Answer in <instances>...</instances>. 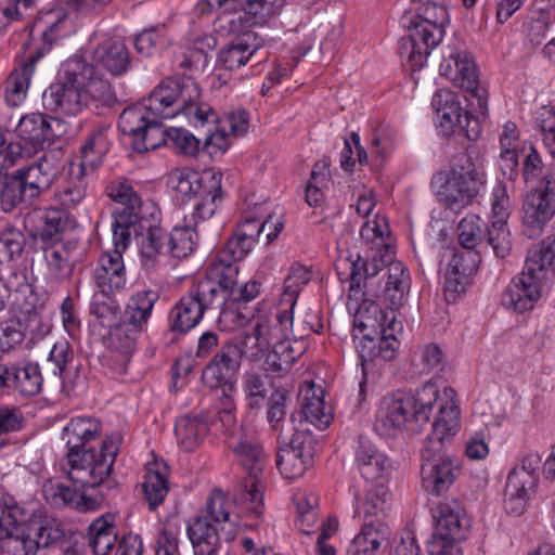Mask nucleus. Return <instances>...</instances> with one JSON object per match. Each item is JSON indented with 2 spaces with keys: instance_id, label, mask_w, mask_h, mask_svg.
<instances>
[{
  "instance_id": "9",
  "label": "nucleus",
  "mask_w": 555,
  "mask_h": 555,
  "mask_svg": "<svg viewBox=\"0 0 555 555\" xmlns=\"http://www.w3.org/2000/svg\"><path fill=\"white\" fill-rule=\"evenodd\" d=\"M434 532L427 543L429 555H461L459 541L464 539L467 521L455 499L439 501L431 507Z\"/></svg>"
},
{
  "instance_id": "47",
  "label": "nucleus",
  "mask_w": 555,
  "mask_h": 555,
  "mask_svg": "<svg viewBox=\"0 0 555 555\" xmlns=\"http://www.w3.org/2000/svg\"><path fill=\"white\" fill-rule=\"evenodd\" d=\"M198 221L202 220L191 218L190 222H193L192 224L175 227L168 236L165 234L168 254L173 258H185L194 250L197 241L196 227Z\"/></svg>"
},
{
  "instance_id": "10",
  "label": "nucleus",
  "mask_w": 555,
  "mask_h": 555,
  "mask_svg": "<svg viewBox=\"0 0 555 555\" xmlns=\"http://www.w3.org/2000/svg\"><path fill=\"white\" fill-rule=\"evenodd\" d=\"M221 179L220 172L204 171L199 175L193 170H179L170 178L177 192L196 197L192 219L202 221L214 216L217 204L222 199Z\"/></svg>"
},
{
  "instance_id": "36",
  "label": "nucleus",
  "mask_w": 555,
  "mask_h": 555,
  "mask_svg": "<svg viewBox=\"0 0 555 555\" xmlns=\"http://www.w3.org/2000/svg\"><path fill=\"white\" fill-rule=\"evenodd\" d=\"M140 332L141 330L127 322L119 323L109 332L108 346L112 353L111 359L116 361L117 366L114 370L117 373H126Z\"/></svg>"
},
{
  "instance_id": "8",
  "label": "nucleus",
  "mask_w": 555,
  "mask_h": 555,
  "mask_svg": "<svg viewBox=\"0 0 555 555\" xmlns=\"http://www.w3.org/2000/svg\"><path fill=\"white\" fill-rule=\"evenodd\" d=\"M106 195L115 203L120 204L114 212L113 232L118 241L117 246H125L129 233L135 228L149 227L151 219L150 207L142 203L141 196L133 190L132 183L122 177L112 180L105 189Z\"/></svg>"
},
{
  "instance_id": "43",
  "label": "nucleus",
  "mask_w": 555,
  "mask_h": 555,
  "mask_svg": "<svg viewBox=\"0 0 555 555\" xmlns=\"http://www.w3.org/2000/svg\"><path fill=\"white\" fill-rule=\"evenodd\" d=\"M388 535L389 528L383 521H363L362 530L353 539L349 547V553L353 555H370L378 550L382 544L387 543Z\"/></svg>"
},
{
  "instance_id": "50",
  "label": "nucleus",
  "mask_w": 555,
  "mask_h": 555,
  "mask_svg": "<svg viewBox=\"0 0 555 555\" xmlns=\"http://www.w3.org/2000/svg\"><path fill=\"white\" fill-rule=\"evenodd\" d=\"M11 387L23 396L37 395L42 386V376L38 363L28 362L24 366H11Z\"/></svg>"
},
{
  "instance_id": "5",
  "label": "nucleus",
  "mask_w": 555,
  "mask_h": 555,
  "mask_svg": "<svg viewBox=\"0 0 555 555\" xmlns=\"http://www.w3.org/2000/svg\"><path fill=\"white\" fill-rule=\"evenodd\" d=\"M435 384L426 383L415 392H397L384 399L377 422L387 429L417 431L429 422L438 399Z\"/></svg>"
},
{
  "instance_id": "14",
  "label": "nucleus",
  "mask_w": 555,
  "mask_h": 555,
  "mask_svg": "<svg viewBox=\"0 0 555 555\" xmlns=\"http://www.w3.org/2000/svg\"><path fill=\"white\" fill-rule=\"evenodd\" d=\"M440 74L454 86L465 90L476 101L481 114H486L488 102L479 89L477 67L470 54L464 50L448 48L439 67Z\"/></svg>"
},
{
  "instance_id": "52",
  "label": "nucleus",
  "mask_w": 555,
  "mask_h": 555,
  "mask_svg": "<svg viewBox=\"0 0 555 555\" xmlns=\"http://www.w3.org/2000/svg\"><path fill=\"white\" fill-rule=\"evenodd\" d=\"M33 199L16 170L0 182V207L4 212H11L21 203Z\"/></svg>"
},
{
  "instance_id": "63",
  "label": "nucleus",
  "mask_w": 555,
  "mask_h": 555,
  "mask_svg": "<svg viewBox=\"0 0 555 555\" xmlns=\"http://www.w3.org/2000/svg\"><path fill=\"white\" fill-rule=\"evenodd\" d=\"M43 254L50 272L57 279H66L73 272V262L67 258V253L63 247L55 245H43Z\"/></svg>"
},
{
  "instance_id": "23",
  "label": "nucleus",
  "mask_w": 555,
  "mask_h": 555,
  "mask_svg": "<svg viewBox=\"0 0 555 555\" xmlns=\"http://www.w3.org/2000/svg\"><path fill=\"white\" fill-rule=\"evenodd\" d=\"M378 317L370 313L364 317L360 311L354 319L353 339L359 340L356 348L361 360L362 380L360 382V393L363 392L364 385L367 382V372L375 360H378Z\"/></svg>"
},
{
  "instance_id": "11",
  "label": "nucleus",
  "mask_w": 555,
  "mask_h": 555,
  "mask_svg": "<svg viewBox=\"0 0 555 555\" xmlns=\"http://www.w3.org/2000/svg\"><path fill=\"white\" fill-rule=\"evenodd\" d=\"M247 477L241 486V500L248 504V509L257 516L262 513L263 485L258 475L262 472L266 455L262 447L253 439H242L233 447Z\"/></svg>"
},
{
  "instance_id": "15",
  "label": "nucleus",
  "mask_w": 555,
  "mask_h": 555,
  "mask_svg": "<svg viewBox=\"0 0 555 555\" xmlns=\"http://www.w3.org/2000/svg\"><path fill=\"white\" fill-rule=\"evenodd\" d=\"M223 308L207 294L194 285L170 310V330L182 334L194 328L203 319L205 312L219 313Z\"/></svg>"
},
{
  "instance_id": "33",
  "label": "nucleus",
  "mask_w": 555,
  "mask_h": 555,
  "mask_svg": "<svg viewBox=\"0 0 555 555\" xmlns=\"http://www.w3.org/2000/svg\"><path fill=\"white\" fill-rule=\"evenodd\" d=\"M205 2L210 9L241 10L245 17H249L248 22L261 25L281 13L282 0H205Z\"/></svg>"
},
{
  "instance_id": "16",
  "label": "nucleus",
  "mask_w": 555,
  "mask_h": 555,
  "mask_svg": "<svg viewBox=\"0 0 555 555\" xmlns=\"http://www.w3.org/2000/svg\"><path fill=\"white\" fill-rule=\"evenodd\" d=\"M64 545H79L67 538L61 525L36 518L28 528L27 535L14 540L13 555H37L41 548H57L64 554Z\"/></svg>"
},
{
  "instance_id": "19",
  "label": "nucleus",
  "mask_w": 555,
  "mask_h": 555,
  "mask_svg": "<svg viewBox=\"0 0 555 555\" xmlns=\"http://www.w3.org/2000/svg\"><path fill=\"white\" fill-rule=\"evenodd\" d=\"M238 266L236 262L223 258L220 254L208 264L205 278L196 285L222 308L234 294L237 283Z\"/></svg>"
},
{
  "instance_id": "41",
  "label": "nucleus",
  "mask_w": 555,
  "mask_h": 555,
  "mask_svg": "<svg viewBox=\"0 0 555 555\" xmlns=\"http://www.w3.org/2000/svg\"><path fill=\"white\" fill-rule=\"evenodd\" d=\"M366 312L378 317V359L383 361L392 360L399 347V343L395 336L396 315H389L388 312H384L378 305H371V307L366 309Z\"/></svg>"
},
{
  "instance_id": "30",
  "label": "nucleus",
  "mask_w": 555,
  "mask_h": 555,
  "mask_svg": "<svg viewBox=\"0 0 555 555\" xmlns=\"http://www.w3.org/2000/svg\"><path fill=\"white\" fill-rule=\"evenodd\" d=\"M113 235L114 253L104 254L99 260V267L94 272L96 285L102 289L118 291L126 284V272L121 253L129 245V240L125 241V246H117L118 241Z\"/></svg>"
},
{
  "instance_id": "28",
  "label": "nucleus",
  "mask_w": 555,
  "mask_h": 555,
  "mask_svg": "<svg viewBox=\"0 0 555 555\" xmlns=\"http://www.w3.org/2000/svg\"><path fill=\"white\" fill-rule=\"evenodd\" d=\"M61 127L57 118H51L40 113H33L23 116L16 126L17 135L29 143L35 150L43 149L59 135L54 127Z\"/></svg>"
},
{
  "instance_id": "62",
  "label": "nucleus",
  "mask_w": 555,
  "mask_h": 555,
  "mask_svg": "<svg viewBox=\"0 0 555 555\" xmlns=\"http://www.w3.org/2000/svg\"><path fill=\"white\" fill-rule=\"evenodd\" d=\"M168 142L166 130H163L162 125L153 119L139 137L131 140V145L133 151L145 153L157 149L162 144H167Z\"/></svg>"
},
{
  "instance_id": "56",
  "label": "nucleus",
  "mask_w": 555,
  "mask_h": 555,
  "mask_svg": "<svg viewBox=\"0 0 555 555\" xmlns=\"http://www.w3.org/2000/svg\"><path fill=\"white\" fill-rule=\"evenodd\" d=\"M486 242L495 257L505 259L511 255L513 240L507 222L491 221L487 229Z\"/></svg>"
},
{
  "instance_id": "49",
  "label": "nucleus",
  "mask_w": 555,
  "mask_h": 555,
  "mask_svg": "<svg viewBox=\"0 0 555 555\" xmlns=\"http://www.w3.org/2000/svg\"><path fill=\"white\" fill-rule=\"evenodd\" d=\"M157 299L158 294L155 291H141L132 295L125 310V322L142 331Z\"/></svg>"
},
{
  "instance_id": "54",
  "label": "nucleus",
  "mask_w": 555,
  "mask_h": 555,
  "mask_svg": "<svg viewBox=\"0 0 555 555\" xmlns=\"http://www.w3.org/2000/svg\"><path fill=\"white\" fill-rule=\"evenodd\" d=\"M107 130V126H99L90 133L81 146L80 166L94 167L101 163L102 156L108 151Z\"/></svg>"
},
{
  "instance_id": "6",
  "label": "nucleus",
  "mask_w": 555,
  "mask_h": 555,
  "mask_svg": "<svg viewBox=\"0 0 555 555\" xmlns=\"http://www.w3.org/2000/svg\"><path fill=\"white\" fill-rule=\"evenodd\" d=\"M436 180L442 182L437 195L448 208L467 206L486 182L478 152L468 146L454 155L449 172L439 173Z\"/></svg>"
},
{
  "instance_id": "55",
  "label": "nucleus",
  "mask_w": 555,
  "mask_h": 555,
  "mask_svg": "<svg viewBox=\"0 0 555 555\" xmlns=\"http://www.w3.org/2000/svg\"><path fill=\"white\" fill-rule=\"evenodd\" d=\"M147 111L151 112L149 105L125 108L118 120L119 131L132 139L139 137L152 121L147 118Z\"/></svg>"
},
{
  "instance_id": "48",
  "label": "nucleus",
  "mask_w": 555,
  "mask_h": 555,
  "mask_svg": "<svg viewBox=\"0 0 555 555\" xmlns=\"http://www.w3.org/2000/svg\"><path fill=\"white\" fill-rule=\"evenodd\" d=\"M302 352V349L286 347V345L274 346L263 358V371L272 377H283L291 372L293 364Z\"/></svg>"
},
{
  "instance_id": "21",
  "label": "nucleus",
  "mask_w": 555,
  "mask_h": 555,
  "mask_svg": "<svg viewBox=\"0 0 555 555\" xmlns=\"http://www.w3.org/2000/svg\"><path fill=\"white\" fill-rule=\"evenodd\" d=\"M149 227L142 225V229L135 228V232L129 233V241L132 236L141 238L140 260L143 270L147 273L157 272L166 258L168 250L165 243V232L155 224L154 212L150 214Z\"/></svg>"
},
{
  "instance_id": "64",
  "label": "nucleus",
  "mask_w": 555,
  "mask_h": 555,
  "mask_svg": "<svg viewBox=\"0 0 555 555\" xmlns=\"http://www.w3.org/2000/svg\"><path fill=\"white\" fill-rule=\"evenodd\" d=\"M25 246L24 234L15 229L0 234V266L18 258Z\"/></svg>"
},
{
  "instance_id": "3",
  "label": "nucleus",
  "mask_w": 555,
  "mask_h": 555,
  "mask_svg": "<svg viewBox=\"0 0 555 555\" xmlns=\"http://www.w3.org/2000/svg\"><path fill=\"white\" fill-rule=\"evenodd\" d=\"M447 8L423 0L416 15L404 13L401 17V24L408 28L409 36L401 39L399 54L411 70L421 69L430 50L441 42L449 20Z\"/></svg>"
},
{
  "instance_id": "53",
  "label": "nucleus",
  "mask_w": 555,
  "mask_h": 555,
  "mask_svg": "<svg viewBox=\"0 0 555 555\" xmlns=\"http://www.w3.org/2000/svg\"><path fill=\"white\" fill-rule=\"evenodd\" d=\"M92 68L90 77L86 78V82L83 83V92L87 95V105L90 102L95 103V107H104L108 108L116 104L117 98L115 92L112 89V86L108 80L100 77V73L94 72Z\"/></svg>"
},
{
  "instance_id": "32",
  "label": "nucleus",
  "mask_w": 555,
  "mask_h": 555,
  "mask_svg": "<svg viewBox=\"0 0 555 555\" xmlns=\"http://www.w3.org/2000/svg\"><path fill=\"white\" fill-rule=\"evenodd\" d=\"M356 464L361 476L375 481L384 478L391 468V461L366 437H359V446L356 449Z\"/></svg>"
},
{
  "instance_id": "24",
  "label": "nucleus",
  "mask_w": 555,
  "mask_h": 555,
  "mask_svg": "<svg viewBox=\"0 0 555 555\" xmlns=\"http://www.w3.org/2000/svg\"><path fill=\"white\" fill-rule=\"evenodd\" d=\"M313 464L312 440L296 434L288 444L280 447L276 453V466L287 479L301 477Z\"/></svg>"
},
{
  "instance_id": "39",
  "label": "nucleus",
  "mask_w": 555,
  "mask_h": 555,
  "mask_svg": "<svg viewBox=\"0 0 555 555\" xmlns=\"http://www.w3.org/2000/svg\"><path fill=\"white\" fill-rule=\"evenodd\" d=\"M390 499L391 494L385 485H372L364 498L358 500L354 516L362 518L365 522H370V520L382 521V518L390 508Z\"/></svg>"
},
{
  "instance_id": "17",
  "label": "nucleus",
  "mask_w": 555,
  "mask_h": 555,
  "mask_svg": "<svg viewBox=\"0 0 555 555\" xmlns=\"http://www.w3.org/2000/svg\"><path fill=\"white\" fill-rule=\"evenodd\" d=\"M443 258H449L444 273V296L448 301H455L470 284V276L478 269L479 256L475 250L448 247Z\"/></svg>"
},
{
  "instance_id": "40",
  "label": "nucleus",
  "mask_w": 555,
  "mask_h": 555,
  "mask_svg": "<svg viewBox=\"0 0 555 555\" xmlns=\"http://www.w3.org/2000/svg\"><path fill=\"white\" fill-rule=\"evenodd\" d=\"M207 433V422L197 415L180 416L175 424L177 443L184 451H193L199 447Z\"/></svg>"
},
{
  "instance_id": "25",
  "label": "nucleus",
  "mask_w": 555,
  "mask_h": 555,
  "mask_svg": "<svg viewBox=\"0 0 555 555\" xmlns=\"http://www.w3.org/2000/svg\"><path fill=\"white\" fill-rule=\"evenodd\" d=\"M447 399H437L434 406L437 405L438 413L433 422V430L427 437L425 446L433 448L443 447L451 442V438L454 437L461 427L460 424V410L453 401V389H446L444 391Z\"/></svg>"
},
{
  "instance_id": "22",
  "label": "nucleus",
  "mask_w": 555,
  "mask_h": 555,
  "mask_svg": "<svg viewBox=\"0 0 555 555\" xmlns=\"http://www.w3.org/2000/svg\"><path fill=\"white\" fill-rule=\"evenodd\" d=\"M25 183L29 198H38L47 192L60 173V158L56 153H43L30 165L16 170Z\"/></svg>"
},
{
  "instance_id": "12",
  "label": "nucleus",
  "mask_w": 555,
  "mask_h": 555,
  "mask_svg": "<svg viewBox=\"0 0 555 555\" xmlns=\"http://www.w3.org/2000/svg\"><path fill=\"white\" fill-rule=\"evenodd\" d=\"M461 472V461L448 453L447 448L424 446L421 476L424 490L439 496L454 483Z\"/></svg>"
},
{
  "instance_id": "27",
  "label": "nucleus",
  "mask_w": 555,
  "mask_h": 555,
  "mask_svg": "<svg viewBox=\"0 0 555 555\" xmlns=\"http://www.w3.org/2000/svg\"><path fill=\"white\" fill-rule=\"evenodd\" d=\"M195 555H228L221 543L224 526L215 527L206 516L198 515L191 520L186 528Z\"/></svg>"
},
{
  "instance_id": "58",
  "label": "nucleus",
  "mask_w": 555,
  "mask_h": 555,
  "mask_svg": "<svg viewBox=\"0 0 555 555\" xmlns=\"http://www.w3.org/2000/svg\"><path fill=\"white\" fill-rule=\"evenodd\" d=\"M114 291L102 289L92 295L90 301V313L99 319L103 324L109 325L119 313L120 307L117 300L111 295Z\"/></svg>"
},
{
  "instance_id": "34",
  "label": "nucleus",
  "mask_w": 555,
  "mask_h": 555,
  "mask_svg": "<svg viewBox=\"0 0 555 555\" xmlns=\"http://www.w3.org/2000/svg\"><path fill=\"white\" fill-rule=\"evenodd\" d=\"M384 275L387 280L383 289V298L391 310L390 313L392 315L395 314L393 311L406 301L411 279L405 266L398 260L388 261Z\"/></svg>"
},
{
  "instance_id": "45",
  "label": "nucleus",
  "mask_w": 555,
  "mask_h": 555,
  "mask_svg": "<svg viewBox=\"0 0 555 555\" xmlns=\"http://www.w3.org/2000/svg\"><path fill=\"white\" fill-rule=\"evenodd\" d=\"M167 470L168 467L164 463H154L147 467L143 491L152 511L164 502L168 493Z\"/></svg>"
},
{
  "instance_id": "38",
  "label": "nucleus",
  "mask_w": 555,
  "mask_h": 555,
  "mask_svg": "<svg viewBox=\"0 0 555 555\" xmlns=\"http://www.w3.org/2000/svg\"><path fill=\"white\" fill-rule=\"evenodd\" d=\"M100 422L89 416H78L63 428L62 441L67 448V452L87 450L86 444L96 439L100 435Z\"/></svg>"
},
{
  "instance_id": "51",
  "label": "nucleus",
  "mask_w": 555,
  "mask_h": 555,
  "mask_svg": "<svg viewBox=\"0 0 555 555\" xmlns=\"http://www.w3.org/2000/svg\"><path fill=\"white\" fill-rule=\"evenodd\" d=\"M88 184L86 167L78 165L56 194L61 205L66 208L79 205L87 195Z\"/></svg>"
},
{
  "instance_id": "57",
  "label": "nucleus",
  "mask_w": 555,
  "mask_h": 555,
  "mask_svg": "<svg viewBox=\"0 0 555 555\" xmlns=\"http://www.w3.org/2000/svg\"><path fill=\"white\" fill-rule=\"evenodd\" d=\"M227 499L220 490H215L207 499L206 512L217 525L228 524L229 529L223 534L225 542H231L236 535L235 525L230 522V515L227 511Z\"/></svg>"
},
{
  "instance_id": "1",
  "label": "nucleus",
  "mask_w": 555,
  "mask_h": 555,
  "mask_svg": "<svg viewBox=\"0 0 555 555\" xmlns=\"http://www.w3.org/2000/svg\"><path fill=\"white\" fill-rule=\"evenodd\" d=\"M121 437H106L99 451L88 448L82 451L66 452L61 461V470L72 482L57 483L51 488V503L67 506L79 513L99 509L106 496L117 489L118 483L111 478L119 451Z\"/></svg>"
},
{
  "instance_id": "60",
  "label": "nucleus",
  "mask_w": 555,
  "mask_h": 555,
  "mask_svg": "<svg viewBox=\"0 0 555 555\" xmlns=\"http://www.w3.org/2000/svg\"><path fill=\"white\" fill-rule=\"evenodd\" d=\"M271 332L273 338V347L278 345H286V347H295L298 344L292 331L293 326V309L288 308L282 312L270 314Z\"/></svg>"
},
{
  "instance_id": "61",
  "label": "nucleus",
  "mask_w": 555,
  "mask_h": 555,
  "mask_svg": "<svg viewBox=\"0 0 555 555\" xmlns=\"http://www.w3.org/2000/svg\"><path fill=\"white\" fill-rule=\"evenodd\" d=\"M267 375L248 371L243 376V389L246 395L247 405L250 409L260 408L267 398Z\"/></svg>"
},
{
  "instance_id": "35",
  "label": "nucleus",
  "mask_w": 555,
  "mask_h": 555,
  "mask_svg": "<svg viewBox=\"0 0 555 555\" xmlns=\"http://www.w3.org/2000/svg\"><path fill=\"white\" fill-rule=\"evenodd\" d=\"M324 391L321 388L309 387L305 390L301 401V410L291 414V421L295 425L302 420L311 423L319 429H325L332 422L331 408L326 406Z\"/></svg>"
},
{
  "instance_id": "18",
  "label": "nucleus",
  "mask_w": 555,
  "mask_h": 555,
  "mask_svg": "<svg viewBox=\"0 0 555 555\" xmlns=\"http://www.w3.org/2000/svg\"><path fill=\"white\" fill-rule=\"evenodd\" d=\"M555 215V176L553 170L544 176L540 186L529 192L524 199L522 223L531 230L541 231Z\"/></svg>"
},
{
  "instance_id": "37",
  "label": "nucleus",
  "mask_w": 555,
  "mask_h": 555,
  "mask_svg": "<svg viewBox=\"0 0 555 555\" xmlns=\"http://www.w3.org/2000/svg\"><path fill=\"white\" fill-rule=\"evenodd\" d=\"M28 219L40 222L37 227V236L43 245L61 241L63 233L70 227L72 220L67 211L61 208H48L29 214Z\"/></svg>"
},
{
  "instance_id": "42",
  "label": "nucleus",
  "mask_w": 555,
  "mask_h": 555,
  "mask_svg": "<svg viewBox=\"0 0 555 555\" xmlns=\"http://www.w3.org/2000/svg\"><path fill=\"white\" fill-rule=\"evenodd\" d=\"M1 282L9 293L14 296V304L17 306H24L26 310L34 307V287L29 281L26 269L24 268H11L10 270L0 273Z\"/></svg>"
},
{
  "instance_id": "44",
  "label": "nucleus",
  "mask_w": 555,
  "mask_h": 555,
  "mask_svg": "<svg viewBox=\"0 0 555 555\" xmlns=\"http://www.w3.org/2000/svg\"><path fill=\"white\" fill-rule=\"evenodd\" d=\"M117 540V529L111 514L96 518L88 528V541L94 555H107Z\"/></svg>"
},
{
  "instance_id": "26",
  "label": "nucleus",
  "mask_w": 555,
  "mask_h": 555,
  "mask_svg": "<svg viewBox=\"0 0 555 555\" xmlns=\"http://www.w3.org/2000/svg\"><path fill=\"white\" fill-rule=\"evenodd\" d=\"M0 539H7V548L12 553L14 540L27 535L28 528L36 519L33 514L20 506L12 496H3L0 501Z\"/></svg>"
},
{
  "instance_id": "7",
  "label": "nucleus",
  "mask_w": 555,
  "mask_h": 555,
  "mask_svg": "<svg viewBox=\"0 0 555 555\" xmlns=\"http://www.w3.org/2000/svg\"><path fill=\"white\" fill-rule=\"evenodd\" d=\"M92 68L81 56H74L66 62L65 76L52 83L42 95L46 108L66 116H76L87 107V95L83 92L86 78Z\"/></svg>"
},
{
  "instance_id": "46",
  "label": "nucleus",
  "mask_w": 555,
  "mask_h": 555,
  "mask_svg": "<svg viewBox=\"0 0 555 555\" xmlns=\"http://www.w3.org/2000/svg\"><path fill=\"white\" fill-rule=\"evenodd\" d=\"M37 57L30 56L20 69L11 73L5 81V101L11 106L20 105L26 98Z\"/></svg>"
},
{
  "instance_id": "20",
  "label": "nucleus",
  "mask_w": 555,
  "mask_h": 555,
  "mask_svg": "<svg viewBox=\"0 0 555 555\" xmlns=\"http://www.w3.org/2000/svg\"><path fill=\"white\" fill-rule=\"evenodd\" d=\"M240 366L238 344L227 341L204 367L202 380L206 386L221 388L222 393H225L227 389H232Z\"/></svg>"
},
{
  "instance_id": "59",
  "label": "nucleus",
  "mask_w": 555,
  "mask_h": 555,
  "mask_svg": "<svg viewBox=\"0 0 555 555\" xmlns=\"http://www.w3.org/2000/svg\"><path fill=\"white\" fill-rule=\"evenodd\" d=\"M310 272L299 263L291 267L288 275L284 280L282 301L287 304L291 309L294 308L297 296L305 285L310 281Z\"/></svg>"
},
{
  "instance_id": "13",
  "label": "nucleus",
  "mask_w": 555,
  "mask_h": 555,
  "mask_svg": "<svg viewBox=\"0 0 555 555\" xmlns=\"http://www.w3.org/2000/svg\"><path fill=\"white\" fill-rule=\"evenodd\" d=\"M435 108L439 132L443 137L463 134L468 140H477L480 133L479 125L468 111H463L456 94L448 89L438 90L431 100Z\"/></svg>"
},
{
  "instance_id": "2",
  "label": "nucleus",
  "mask_w": 555,
  "mask_h": 555,
  "mask_svg": "<svg viewBox=\"0 0 555 555\" xmlns=\"http://www.w3.org/2000/svg\"><path fill=\"white\" fill-rule=\"evenodd\" d=\"M555 251L548 243L533 245L527 254L522 271L515 276L502 294V304L522 313L534 307L548 291L554 278Z\"/></svg>"
},
{
  "instance_id": "29",
  "label": "nucleus",
  "mask_w": 555,
  "mask_h": 555,
  "mask_svg": "<svg viewBox=\"0 0 555 555\" xmlns=\"http://www.w3.org/2000/svg\"><path fill=\"white\" fill-rule=\"evenodd\" d=\"M94 72H107L112 76H120L130 67V54L120 41L106 40L98 44L89 63Z\"/></svg>"
},
{
  "instance_id": "4",
  "label": "nucleus",
  "mask_w": 555,
  "mask_h": 555,
  "mask_svg": "<svg viewBox=\"0 0 555 555\" xmlns=\"http://www.w3.org/2000/svg\"><path fill=\"white\" fill-rule=\"evenodd\" d=\"M154 116L171 118L184 115L192 122L204 125L215 118L212 108L201 100V88L190 76L163 80L147 99Z\"/></svg>"
},
{
  "instance_id": "31",
  "label": "nucleus",
  "mask_w": 555,
  "mask_h": 555,
  "mask_svg": "<svg viewBox=\"0 0 555 555\" xmlns=\"http://www.w3.org/2000/svg\"><path fill=\"white\" fill-rule=\"evenodd\" d=\"M262 47V39L253 31L244 33L232 39L218 54V63L228 70L245 65Z\"/></svg>"
}]
</instances>
